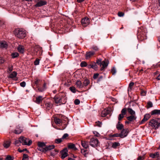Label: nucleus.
I'll return each instance as SVG.
<instances>
[{
  "label": "nucleus",
  "instance_id": "1",
  "mask_svg": "<svg viewBox=\"0 0 160 160\" xmlns=\"http://www.w3.org/2000/svg\"><path fill=\"white\" fill-rule=\"evenodd\" d=\"M137 35L138 39L140 41H142L143 40L147 39L145 30L143 28H141L138 29Z\"/></svg>",
  "mask_w": 160,
  "mask_h": 160
},
{
  "label": "nucleus",
  "instance_id": "2",
  "mask_svg": "<svg viewBox=\"0 0 160 160\" xmlns=\"http://www.w3.org/2000/svg\"><path fill=\"white\" fill-rule=\"evenodd\" d=\"M149 125L152 128L155 129H158L160 125V119H152L149 122Z\"/></svg>",
  "mask_w": 160,
  "mask_h": 160
},
{
  "label": "nucleus",
  "instance_id": "3",
  "mask_svg": "<svg viewBox=\"0 0 160 160\" xmlns=\"http://www.w3.org/2000/svg\"><path fill=\"white\" fill-rule=\"evenodd\" d=\"M15 36L20 39H23L26 36V31L23 29H17L14 31Z\"/></svg>",
  "mask_w": 160,
  "mask_h": 160
},
{
  "label": "nucleus",
  "instance_id": "4",
  "mask_svg": "<svg viewBox=\"0 0 160 160\" xmlns=\"http://www.w3.org/2000/svg\"><path fill=\"white\" fill-rule=\"evenodd\" d=\"M65 96V95H60L59 97L56 96L54 98V102L57 104L60 103L64 104L66 102V100L64 98L63 101L62 102V98H64Z\"/></svg>",
  "mask_w": 160,
  "mask_h": 160
},
{
  "label": "nucleus",
  "instance_id": "5",
  "mask_svg": "<svg viewBox=\"0 0 160 160\" xmlns=\"http://www.w3.org/2000/svg\"><path fill=\"white\" fill-rule=\"evenodd\" d=\"M20 139L21 142V143H22L23 145H28L29 146L32 143V141L31 140H29V139L27 138L22 136H21L20 137Z\"/></svg>",
  "mask_w": 160,
  "mask_h": 160
},
{
  "label": "nucleus",
  "instance_id": "6",
  "mask_svg": "<svg viewBox=\"0 0 160 160\" xmlns=\"http://www.w3.org/2000/svg\"><path fill=\"white\" fill-rule=\"evenodd\" d=\"M98 140L97 138H92L90 140V145L93 147H95L98 146Z\"/></svg>",
  "mask_w": 160,
  "mask_h": 160
},
{
  "label": "nucleus",
  "instance_id": "7",
  "mask_svg": "<svg viewBox=\"0 0 160 160\" xmlns=\"http://www.w3.org/2000/svg\"><path fill=\"white\" fill-rule=\"evenodd\" d=\"M35 2H37V3L35 5L36 7H40L43 5H46L47 2L45 1L41 0H34Z\"/></svg>",
  "mask_w": 160,
  "mask_h": 160
},
{
  "label": "nucleus",
  "instance_id": "8",
  "mask_svg": "<svg viewBox=\"0 0 160 160\" xmlns=\"http://www.w3.org/2000/svg\"><path fill=\"white\" fill-rule=\"evenodd\" d=\"M55 148V146L54 145H49L48 146H45L44 149H39L40 151L42 152H45L48 150H50L51 149H54Z\"/></svg>",
  "mask_w": 160,
  "mask_h": 160
},
{
  "label": "nucleus",
  "instance_id": "9",
  "mask_svg": "<svg viewBox=\"0 0 160 160\" xmlns=\"http://www.w3.org/2000/svg\"><path fill=\"white\" fill-rule=\"evenodd\" d=\"M68 150L67 148H65L60 152V154L61 156V158L62 159H64L68 156Z\"/></svg>",
  "mask_w": 160,
  "mask_h": 160
},
{
  "label": "nucleus",
  "instance_id": "10",
  "mask_svg": "<svg viewBox=\"0 0 160 160\" xmlns=\"http://www.w3.org/2000/svg\"><path fill=\"white\" fill-rule=\"evenodd\" d=\"M81 23L84 27H86L90 23V20L88 18L85 17L82 19Z\"/></svg>",
  "mask_w": 160,
  "mask_h": 160
},
{
  "label": "nucleus",
  "instance_id": "11",
  "mask_svg": "<svg viewBox=\"0 0 160 160\" xmlns=\"http://www.w3.org/2000/svg\"><path fill=\"white\" fill-rule=\"evenodd\" d=\"M127 109L126 108L122 109L121 111V113L120 114L118 117V119L120 121L124 117V115L126 113Z\"/></svg>",
  "mask_w": 160,
  "mask_h": 160
},
{
  "label": "nucleus",
  "instance_id": "12",
  "mask_svg": "<svg viewBox=\"0 0 160 160\" xmlns=\"http://www.w3.org/2000/svg\"><path fill=\"white\" fill-rule=\"evenodd\" d=\"M151 117L149 114H146L144 115L143 119L139 122V124L141 125L144 123L145 122L147 121Z\"/></svg>",
  "mask_w": 160,
  "mask_h": 160
},
{
  "label": "nucleus",
  "instance_id": "13",
  "mask_svg": "<svg viewBox=\"0 0 160 160\" xmlns=\"http://www.w3.org/2000/svg\"><path fill=\"white\" fill-rule=\"evenodd\" d=\"M128 133V132L127 129H123L121 133H119L120 137L121 138L125 137L127 135Z\"/></svg>",
  "mask_w": 160,
  "mask_h": 160
},
{
  "label": "nucleus",
  "instance_id": "14",
  "mask_svg": "<svg viewBox=\"0 0 160 160\" xmlns=\"http://www.w3.org/2000/svg\"><path fill=\"white\" fill-rule=\"evenodd\" d=\"M95 54L94 52L90 51L87 52L85 54V58L87 59H88L90 58L92 56Z\"/></svg>",
  "mask_w": 160,
  "mask_h": 160
},
{
  "label": "nucleus",
  "instance_id": "15",
  "mask_svg": "<svg viewBox=\"0 0 160 160\" xmlns=\"http://www.w3.org/2000/svg\"><path fill=\"white\" fill-rule=\"evenodd\" d=\"M38 149L39 151H40V149H44V147L46 146L45 143L43 142H38Z\"/></svg>",
  "mask_w": 160,
  "mask_h": 160
},
{
  "label": "nucleus",
  "instance_id": "16",
  "mask_svg": "<svg viewBox=\"0 0 160 160\" xmlns=\"http://www.w3.org/2000/svg\"><path fill=\"white\" fill-rule=\"evenodd\" d=\"M22 132V130L21 128L18 126H17L13 132L16 134H18L21 133Z\"/></svg>",
  "mask_w": 160,
  "mask_h": 160
},
{
  "label": "nucleus",
  "instance_id": "17",
  "mask_svg": "<svg viewBox=\"0 0 160 160\" xmlns=\"http://www.w3.org/2000/svg\"><path fill=\"white\" fill-rule=\"evenodd\" d=\"M43 100V98L42 97L39 96L36 98V100L35 102L38 104H39L42 102Z\"/></svg>",
  "mask_w": 160,
  "mask_h": 160
},
{
  "label": "nucleus",
  "instance_id": "18",
  "mask_svg": "<svg viewBox=\"0 0 160 160\" xmlns=\"http://www.w3.org/2000/svg\"><path fill=\"white\" fill-rule=\"evenodd\" d=\"M18 50L20 53H23L24 51V46L21 45H19L17 48Z\"/></svg>",
  "mask_w": 160,
  "mask_h": 160
},
{
  "label": "nucleus",
  "instance_id": "19",
  "mask_svg": "<svg viewBox=\"0 0 160 160\" xmlns=\"http://www.w3.org/2000/svg\"><path fill=\"white\" fill-rule=\"evenodd\" d=\"M81 144L82 146L85 149L87 148L89 146L88 142L86 141H82Z\"/></svg>",
  "mask_w": 160,
  "mask_h": 160
},
{
  "label": "nucleus",
  "instance_id": "20",
  "mask_svg": "<svg viewBox=\"0 0 160 160\" xmlns=\"http://www.w3.org/2000/svg\"><path fill=\"white\" fill-rule=\"evenodd\" d=\"M88 67L89 68H92L95 69L97 68V66L94 62H91V63L88 65Z\"/></svg>",
  "mask_w": 160,
  "mask_h": 160
},
{
  "label": "nucleus",
  "instance_id": "21",
  "mask_svg": "<svg viewBox=\"0 0 160 160\" xmlns=\"http://www.w3.org/2000/svg\"><path fill=\"white\" fill-rule=\"evenodd\" d=\"M108 63L106 62L105 61H102V62L100 70L101 71L103 70L105 68H106L108 66Z\"/></svg>",
  "mask_w": 160,
  "mask_h": 160
},
{
  "label": "nucleus",
  "instance_id": "22",
  "mask_svg": "<svg viewBox=\"0 0 160 160\" xmlns=\"http://www.w3.org/2000/svg\"><path fill=\"white\" fill-rule=\"evenodd\" d=\"M11 143V141L9 140L4 142L3 146L6 148H8L10 146Z\"/></svg>",
  "mask_w": 160,
  "mask_h": 160
},
{
  "label": "nucleus",
  "instance_id": "23",
  "mask_svg": "<svg viewBox=\"0 0 160 160\" xmlns=\"http://www.w3.org/2000/svg\"><path fill=\"white\" fill-rule=\"evenodd\" d=\"M0 47L1 48H6L8 47V45L7 44V42L5 41H2L1 42H0Z\"/></svg>",
  "mask_w": 160,
  "mask_h": 160
},
{
  "label": "nucleus",
  "instance_id": "24",
  "mask_svg": "<svg viewBox=\"0 0 160 160\" xmlns=\"http://www.w3.org/2000/svg\"><path fill=\"white\" fill-rule=\"evenodd\" d=\"M76 85L77 86V87L78 88H81L83 87V84L80 80H78L76 81Z\"/></svg>",
  "mask_w": 160,
  "mask_h": 160
},
{
  "label": "nucleus",
  "instance_id": "25",
  "mask_svg": "<svg viewBox=\"0 0 160 160\" xmlns=\"http://www.w3.org/2000/svg\"><path fill=\"white\" fill-rule=\"evenodd\" d=\"M151 115H160V110L155 109L152 110L151 113Z\"/></svg>",
  "mask_w": 160,
  "mask_h": 160
},
{
  "label": "nucleus",
  "instance_id": "26",
  "mask_svg": "<svg viewBox=\"0 0 160 160\" xmlns=\"http://www.w3.org/2000/svg\"><path fill=\"white\" fill-rule=\"evenodd\" d=\"M109 111L107 109H104L102 112L101 116L102 117H105L109 113Z\"/></svg>",
  "mask_w": 160,
  "mask_h": 160
},
{
  "label": "nucleus",
  "instance_id": "27",
  "mask_svg": "<svg viewBox=\"0 0 160 160\" xmlns=\"http://www.w3.org/2000/svg\"><path fill=\"white\" fill-rule=\"evenodd\" d=\"M116 128L118 130H121L123 128V126L122 124H120V122L118 121L116 125Z\"/></svg>",
  "mask_w": 160,
  "mask_h": 160
},
{
  "label": "nucleus",
  "instance_id": "28",
  "mask_svg": "<svg viewBox=\"0 0 160 160\" xmlns=\"http://www.w3.org/2000/svg\"><path fill=\"white\" fill-rule=\"evenodd\" d=\"M136 117L134 115H131L127 118V119L129 121L131 122L133 120H136Z\"/></svg>",
  "mask_w": 160,
  "mask_h": 160
},
{
  "label": "nucleus",
  "instance_id": "29",
  "mask_svg": "<svg viewBox=\"0 0 160 160\" xmlns=\"http://www.w3.org/2000/svg\"><path fill=\"white\" fill-rule=\"evenodd\" d=\"M159 156V154L158 152H157L154 153H151L150 154V157L152 158H154L156 157H158Z\"/></svg>",
  "mask_w": 160,
  "mask_h": 160
},
{
  "label": "nucleus",
  "instance_id": "30",
  "mask_svg": "<svg viewBox=\"0 0 160 160\" xmlns=\"http://www.w3.org/2000/svg\"><path fill=\"white\" fill-rule=\"evenodd\" d=\"M68 148L70 149H73L75 150H77L74 144L72 143H69L68 144Z\"/></svg>",
  "mask_w": 160,
  "mask_h": 160
},
{
  "label": "nucleus",
  "instance_id": "31",
  "mask_svg": "<svg viewBox=\"0 0 160 160\" xmlns=\"http://www.w3.org/2000/svg\"><path fill=\"white\" fill-rule=\"evenodd\" d=\"M17 75V73L16 72H13L12 73L10 74L8 78H12L16 77Z\"/></svg>",
  "mask_w": 160,
  "mask_h": 160
},
{
  "label": "nucleus",
  "instance_id": "32",
  "mask_svg": "<svg viewBox=\"0 0 160 160\" xmlns=\"http://www.w3.org/2000/svg\"><path fill=\"white\" fill-rule=\"evenodd\" d=\"M54 122L55 123L57 124H60L62 123V121L61 119L56 118L54 119Z\"/></svg>",
  "mask_w": 160,
  "mask_h": 160
},
{
  "label": "nucleus",
  "instance_id": "33",
  "mask_svg": "<svg viewBox=\"0 0 160 160\" xmlns=\"http://www.w3.org/2000/svg\"><path fill=\"white\" fill-rule=\"evenodd\" d=\"M128 112L132 115L135 114V112L131 108H128Z\"/></svg>",
  "mask_w": 160,
  "mask_h": 160
},
{
  "label": "nucleus",
  "instance_id": "34",
  "mask_svg": "<svg viewBox=\"0 0 160 160\" xmlns=\"http://www.w3.org/2000/svg\"><path fill=\"white\" fill-rule=\"evenodd\" d=\"M119 145L120 143L119 142H115L112 143V147L114 148H115Z\"/></svg>",
  "mask_w": 160,
  "mask_h": 160
},
{
  "label": "nucleus",
  "instance_id": "35",
  "mask_svg": "<svg viewBox=\"0 0 160 160\" xmlns=\"http://www.w3.org/2000/svg\"><path fill=\"white\" fill-rule=\"evenodd\" d=\"M89 83V81L88 79H86L83 82V87L87 86Z\"/></svg>",
  "mask_w": 160,
  "mask_h": 160
},
{
  "label": "nucleus",
  "instance_id": "36",
  "mask_svg": "<svg viewBox=\"0 0 160 160\" xmlns=\"http://www.w3.org/2000/svg\"><path fill=\"white\" fill-rule=\"evenodd\" d=\"M12 58H15L19 56V54L18 52H14L12 53L11 55Z\"/></svg>",
  "mask_w": 160,
  "mask_h": 160
},
{
  "label": "nucleus",
  "instance_id": "37",
  "mask_svg": "<svg viewBox=\"0 0 160 160\" xmlns=\"http://www.w3.org/2000/svg\"><path fill=\"white\" fill-rule=\"evenodd\" d=\"M88 65L87 62L85 61L82 62L80 64V66L81 67H85L88 66Z\"/></svg>",
  "mask_w": 160,
  "mask_h": 160
},
{
  "label": "nucleus",
  "instance_id": "38",
  "mask_svg": "<svg viewBox=\"0 0 160 160\" xmlns=\"http://www.w3.org/2000/svg\"><path fill=\"white\" fill-rule=\"evenodd\" d=\"M134 84V83L133 82H131L129 85V87H128V91H131L132 89V86H133Z\"/></svg>",
  "mask_w": 160,
  "mask_h": 160
},
{
  "label": "nucleus",
  "instance_id": "39",
  "mask_svg": "<svg viewBox=\"0 0 160 160\" xmlns=\"http://www.w3.org/2000/svg\"><path fill=\"white\" fill-rule=\"evenodd\" d=\"M58 152V151H57L56 150H55L51 152L50 155L52 156H54L55 155L57 154Z\"/></svg>",
  "mask_w": 160,
  "mask_h": 160
},
{
  "label": "nucleus",
  "instance_id": "40",
  "mask_svg": "<svg viewBox=\"0 0 160 160\" xmlns=\"http://www.w3.org/2000/svg\"><path fill=\"white\" fill-rule=\"evenodd\" d=\"M153 104L152 102L151 101H149L147 103V108H149L152 107Z\"/></svg>",
  "mask_w": 160,
  "mask_h": 160
},
{
  "label": "nucleus",
  "instance_id": "41",
  "mask_svg": "<svg viewBox=\"0 0 160 160\" xmlns=\"http://www.w3.org/2000/svg\"><path fill=\"white\" fill-rule=\"evenodd\" d=\"M63 141V140L62 139V138H58L56 139L55 140V142L57 144H58L60 143L61 142H62Z\"/></svg>",
  "mask_w": 160,
  "mask_h": 160
},
{
  "label": "nucleus",
  "instance_id": "42",
  "mask_svg": "<svg viewBox=\"0 0 160 160\" xmlns=\"http://www.w3.org/2000/svg\"><path fill=\"white\" fill-rule=\"evenodd\" d=\"M21 143V142L20 139V138H19L18 140H16L14 143L15 145L18 146L20 145V144Z\"/></svg>",
  "mask_w": 160,
  "mask_h": 160
},
{
  "label": "nucleus",
  "instance_id": "43",
  "mask_svg": "<svg viewBox=\"0 0 160 160\" xmlns=\"http://www.w3.org/2000/svg\"><path fill=\"white\" fill-rule=\"evenodd\" d=\"M28 155L26 154H24L23 155V158L22 160H28Z\"/></svg>",
  "mask_w": 160,
  "mask_h": 160
},
{
  "label": "nucleus",
  "instance_id": "44",
  "mask_svg": "<svg viewBox=\"0 0 160 160\" xmlns=\"http://www.w3.org/2000/svg\"><path fill=\"white\" fill-rule=\"evenodd\" d=\"M87 151L84 149H81V152L82 154L85 157L86 156L87 153L86 152Z\"/></svg>",
  "mask_w": 160,
  "mask_h": 160
},
{
  "label": "nucleus",
  "instance_id": "45",
  "mask_svg": "<svg viewBox=\"0 0 160 160\" xmlns=\"http://www.w3.org/2000/svg\"><path fill=\"white\" fill-rule=\"evenodd\" d=\"M92 48L93 50L95 51H97L99 50V48L97 46H96L95 45L93 46Z\"/></svg>",
  "mask_w": 160,
  "mask_h": 160
},
{
  "label": "nucleus",
  "instance_id": "46",
  "mask_svg": "<svg viewBox=\"0 0 160 160\" xmlns=\"http://www.w3.org/2000/svg\"><path fill=\"white\" fill-rule=\"evenodd\" d=\"M69 89L73 93L76 92V88L74 87H72L69 88Z\"/></svg>",
  "mask_w": 160,
  "mask_h": 160
},
{
  "label": "nucleus",
  "instance_id": "47",
  "mask_svg": "<svg viewBox=\"0 0 160 160\" xmlns=\"http://www.w3.org/2000/svg\"><path fill=\"white\" fill-rule=\"evenodd\" d=\"M146 91H144L142 89H141V94L142 96H145L146 95Z\"/></svg>",
  "mask_w": 160,
  "mask_h": 160
},
{
  "label": "nucleus",
  "instance_id": "48",
  "mask_svg": "<svg viewBox=\"0 0 160 160\" xmlns=\"http://www.w3.org/2000/svg\"><path fill=\"white\" fill-rule=\"evenodd\" d=\"M39 61L40 60L38 58H37L34 62V65H38L39 64Z\"/></svg>",
  "mask_w": 160,
  "mask_h": 160
},
{
  "label": "nucleus",
  "instance_id": "49",
  "mask_svg": "<svg viewBox=\"0 0 160 160\" xmlns=\"http://www.w3.org/2000/svg\"><path fill=\"white\" fill-rule=\"evenodd\" d=\"M102 61L101 59H98L96 61V63L98 65H99L100 67H101V64L102 62Z\"/></svg>",
  "mask_w": 160,
  "mask_h": 160
},
{
  "label": "nucleus",
  "instance_id": "50",
  "mask_svg": "<svg viewBox=\"0 0 160 160\" xmlns=\"http://www.w3.org/2000/svg\"><path fill=\"white\" fill-rule=\"evenodd\" d=\"M74 102L75 104L77 105H78L80 103V101L78 99H76L75 100Z\"/></svg>",
  "mask_w": 160,
  "mask_h": 160
},
{
  "label": "nucleus",
  "instance_id": "51",
  "mask_svg": "<svg viewBox=\"0 0 160 160\" xmlns=\"http://www.w3.org/2000/svg\"><path fill=\"white\" fill-rule=\"evenodd\" d=\"M111 136L112 137H120V134L118 133H116L112 135Z\"/></svg>",
  "mask_w": 160,
  "mask_h": 160
},
{
  "label": "nucleus",
  "instance_id": "52",
  "mask_svg": "<svg viewBox=\"0 0 160 160\" xmlns=\"http://www.w3.org/2000/svg\"><path fill=\"white\" fill-rule=\"evenodd\" d=\"M68 135L67 133L64 134L63 136H62V138L63 140L64 139H65L66 138L68 137Z\"/></svg>",
  "mask_w": 160,
  "mask_h": 160
},
{
  "label": "nucleus",
  "instance_id": "53",
  "mask_svg": "<svg viewBox=\"0 0 160 160\" xmlns=\"http://www.w3.org/2000/svg\"><path fill=\"white\" fill-rule=\"evenodd\" d=\"M20 86L23 87H24L26 86V82L24 81H23L20 83Z\"/></svg>",
  "mask_w": 160,
  "mask_h": 160
},
{
  "label": "nucleus",
  "instance_id": "54",
  "mask_svg": "<svg viewBox=\"0 0 160 160\" xmlns=\"http://www.w3.org/2000/svg\"><path fill=\"white\" fill-rule=\"evenodd\" d=\"M38 90L40 92H42L45 90L44 88H41L39 87H38Z\"/></svg>",
  "mask_w": 160,
  "mask_h": 160
},
{
  "label": "nucleus",
  "instance_id": "55",
  "mask_svg": "<svg viewBox=\"0 0 160 160\" xmlns=\"http://www.w3.org/2000/svg\"><path fill=\"white\" fill-rule=\"evenodd\" d=\"M6 160H13V158L10 156H8L6 158Z\"/></svg>",
  "mask_w": 160,
  "mask_h": 160
},
{
  "label": "nucleus",
  "instance_id": "56",
  "mask_svg": "<svg viewBox=\"0 0 160 160\" xmlns=\"http://www.w3.org/2000/svg\"><path fill=\"white\" fill-rule=\"evenodd\" d=\"M124 15V13L122 12H119L118 13V15L120 17H123Z\"/></svg>",
  "mask_w": 160,
  "mask_h": 160
},
{
  "label": "nucleus",
  "instance_id": "57",
  "mask_svg": "<svg viewBox=\"0 0 160 160\" xmlns=\"http://www.w3.org/2000/svg\"><path fill=\"white\" fill-rule=\"evenodd\" d=\"M111 72L112 74H115L116 72V70L114 68H113L111 70Z\"/></svg>",
  "mask_w": 160,
  "mask_h": 160
},
{
  "label": "nucleus",
  "instance_id": "58",
  "mask_svg": "<svg viewBox=\"0 0 160 160\" xmlns=\"http://www.w3.org/2000/svg\"><path fill=\"white\" fill-rule=\"evenodd\" d=\"M99 75V74L98 73H96V74H94L93 75V78L94 79H96V78H97L98 77V76Z\"/></svg>",
  "mask_w": 160,
  "mask_h": 160
},
{
  "label": "nucleus",
  "instance_id": "59",
  "mask_svg": "<svg viewBox=\"0 0 160 160\" xmlns=\"http://www.w3.org/2000/svg\"><path fill=\"white\" fill-rule=\"evenodd\" d=\"M96 125L99 127H101V122H100L98 121V122H96Z\"/></svg>",
  "mask_w": 160,
  "mask_h": 160
},
{
  "label": "nucleus",
  "instance_id": "60",
  "mask_svg": "<svg viewBox=\"0 0 160 160\" xmlns=\"http://www.w3.org/2000/svg\"><path fill=\"white\" fill-rule=\"evenodd\" d=\"M8 69L10 72H11L12 70V66H9L8 68Z\"/></svg>",
  "mask_w": 160,
  "mask_h": 160
},
{
  "label": "nucleus",
  "instance_id": "61",
  "mask_svg": "<svg viewBox=\"0 0 160 160\" xmlns=\"http://www.w3.org/2000/svg\"><path fill=\"white\" fill-rule=\"evenodd\" d=\"M144 159V157L140 156L138 158L137 160H143Z\"/></svg>",
  "mask_w": 160,
  "mask_h": 160
},
{
  "label": "nucleus",
  "instance_id": "62",
  "mask_svg": "<svg viewBox=\"0 0 160 160\" xmlns=\"http://www.w3.org/2000/svg\"><path fill=\"white\" fill-rule=\"evenodd\" d=\"M4 62V59L1 57H0V64H2Z\"/></svg>",
  "mask_w": 160,
  "mask_h": 160
},
{
  "label": "nucleus",
  "instance_id": "63",
  "mask_svg": "<svg viewBox=\"0 0 160 160\" xmlns=\"http://www.w3.org/2000/svg\"><path fill=\"white\" fill-rule=\"evenodd\" d=\"M39 81V80L38 79H35V83L37 85L38 84V82Z\"/></svg>",
  "mask_w": 160,
  "mask_h": 160
},
{
  "label": "nucleus",
  "instance_id": "64",
  "mask_svg": "<svg viewBox=\"0 0 160 160\" xmlns=\"http://www.w3.org/2000/svg\"><path fill=\"white\" fill-rule=\"evenodd\" d=\"M156 79H158V80H160V74L158 76V77Z\"/></svg>",
  "mask_w": 160,
  "mask_h": 160
}]
</instances>
